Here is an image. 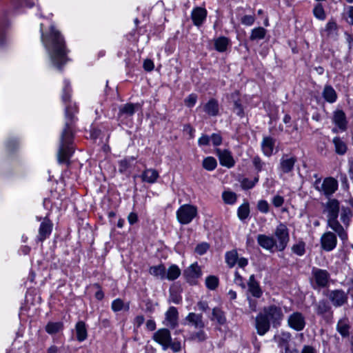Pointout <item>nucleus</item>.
<instances>
[{
	"label": "nucleus",
	"mask_w": 353,
	"mask_h": 353,
	"mask_svg": "<svg viewBox=\"0 0 353 353\" xmlns=\"http://www.w3.org/2000/svg\"><path fill=\"white\" fill-rule=\"evenodd\" d=\"M41 41L49 55L53 66L61 68L68 61V50L65 41L54 26H50V32L44 34L43 24L41 23Z\"/></svg>",
	"instance_id": "obj_1"
},
{
	"label": "nucleus",
	"mask_w": 353,
	"mask_h": 353,
	"mask_svg": "<svg viewBox=\"0 0 353 353\" xmlns=\"http://www.w3.org/2000/svg\"><path fill=\"white\" fill-rule=\"evenodd\" d=\"M77 112V108L74 105H68L65 108V125L61 137V143L57 154L58 161L60 163L66 162L73 152L72 148L70 146L72 139V130L71 125L74 121V114Z\"/></svg>",
	"instance_id": "obj_2"
},
{
	"label": "nucleus",
	"mask_w": 353,
	"mask_h": 353,
	"mask_svg": "<svg viewBox=\"0 0 353 353\" xmlns=\"http://www.w3.org/2000/svg\"><path fill=\"white\" fill-rule=\"evenodd\" d=\"M324 212L327 213V225L338 234L343 241H346L347 234L337 220L339 212L338 201L336 199L329 200L325 205Z\"/></svg>",
	"instance_id": "obj_3"
},
{
	"label": "nucleus",
	"mask_w": 353,
	"mask_h": 353,
	"mask_svg": "<svg viewBox=\"0 0 353 353\" xmlns=\"http://www.w3.org/2000/svg\"><path fill=\"white\" fill-rule=\"evenodd\" d=\"M153 340L162 346L163 350L169 347L174 352H179L181 350V343L179 341H172L170 331L168 329L162 328L154 333Z\"/></svg>",
	"instance_id": "obj_4"
},
{
	"label": "nucleus",
	"mask_w": 353,
	"mask_h": 353,
	"mask_svg": "<svg viewBox=\"0 0 353 353\" xmlns=\"http://www.w3.org/2000/svg\"><path fill=\"white\" fill-rule=\"evenodd\" d=\"M197 208L190 204L182 205L176 211L177 221L183 225L190 223L197 215Z\"/></svg>",
	"instance_id": "obj_5"
},
{
	"label": "nucleus",
	"mask_w": 353,
	"mask_h": 353,
	"mask_svg": "<svg viewBox=\"0 0 353 353\" xmlns=\"http://www.w3.org/2000/svg\"><path fill=\"white\" fill-rule=\"evenodd\" d=\"M274 236L276 250L283 251L290 241L289 231L287 226L283 223L277 225L274 231Z\"/></svg>",
	"instance_id": "obj_6"
},
{
	"label": "nucleus",
	"mask_w": 353,
	"mask_h": 353,
	"mask_svg": "<svg viewBox=\"0 0 353 353\" xmlns=\"http://www.w3.org/2000/svg\"><path fill=\"white\" fill-rule=\"evenodd\" d=\"M262 312L268 318L273 327H277L283 319V313L281 307L276 305L265 307Z\"/></svg>",
	"instance_id": "obj_7"
},
{
	"label": "nucleus",
	"mask_w": 353,
	"mask_h": 353,
	"mask_svg": "<svg viewBox=\"0 0 353 353\" xmlns=\"http://www.w3.org/2000/svg\"><path fill=\"white\" fill-rule=\"evenodd\" d=\"M332 123L335 127L332 129L333 132H344L347 128V120L345 112L341 110H336L333 112L332 117Z\"/></svg>",
	"instance_id": "obj_8"
},
{
	"label": "nucleus",
	"mask_w": 353,
	"mask_h": 353,
	"mask_svg": "<svg viewBox=\"0 0 353 353\" xmlns=\"http://www.w3.org/2000/svg\"><path fill=\"white\" fill-rule=\"evenodd\" d=\"M327 296L332 304L336 307H341L347 303L348 299V293L343 290H329Z\"/></svg>",
	"instance_id": "obj_9"
},
{
	"label": "nucleus",
	"mask_w": 353,
	"mask_h": 353,
	"mask_svg": "<svg viewBox=\"0 0 353 353\" xmlns=\"http://www.w3.org/2000/svg\"><path fill=\"white\" fill-rule=\"evenodd\" d=\"M312 275L317 287L325 288L328 285L330 274L327 270L313 268L312 270Z\"/></svg>",
	"instance_id": "obj_10"
},
{
	"label": "nucleus",
	"mask_w": 353,
	"mask_h": 353,
	"mask_svg": "<svg viewBox=\"0 0 353 353\" xmlns=\"http://www.w3.org/2000/svg\"><path fill=\"white\" fill-rule=\"evenodd\" d=\"M183 274L189 283L196 285L197 279L201 276L202 272L197 263H194L184 270Z\"/></svg>",
	"instance_id": "obj_11"
},
{
	"label": "nucleus",
	"mask_w": 353,
	"mask_h": 353,
	"mask_svg": "<svg viewBox=\"0 0 353 353\" xmlns=\"http://www.w3.org/2000/svg\"><path fill=\"white\" fill-rule=\"evenodd\" d=\"M270 323L268 318L262 312H260L255 319V327L257 333L261 336L264 335L270 330Z\"/></svg>",
	"instance_id": "obj_12"
},
{
	"label": "nucleus",
	"mask_w": 353,
	"mask_h": 353,
	"mask_svg": "<svg viewBox=\"0 0 353 353\" xmlns=\"http://www.w3.org/2000/svg\"><path fill=\"white\" fill-rule=\"evenodd\" d=\"M288 323L291 328L296 331L303 330L305 325V318L300 312H294L290 315Z\"/></svg>",
	"instance_id": "obj_13"
},
{
	"label": "nucleus",
	"mask_w": 353,
	"mask_h": 353,
	"mask_svg": "<svg viewBox=\"0 0 353 353\" xmlns=\"http://www.w3.org/2000/svg\"><path fill=\"white\" fill-rule=\"evenodd\" d=\"M321 247L324 250L330 252L334 250L336 246V236L334 233L327 232L322 235L321 238Z\"/></svg>",
	"instance_id": "obj_14"
},
{
	"label": "nucleus",
	"mask_w": 353,
	"mask_h": 353,
	"mask_svg": "<svg viewBox=\"0 0 353 353\" xmlns=\"http://www.w3.org/2000/svg\"><path fill=\"white\" fill-rule=\"evenodd\" d=\"M216 154L219 157L220 164L230 168L235 164V161L231 152L228 150L216 149Z\"/></svg>",
	"instance_id": "obj_15"
},
{
	"label": "nucleus",
	"mask_w": 353,
	"mask_h": 353,
	"mask_svg": "<svg viewBox=\"0 0 353 353\" xmlns=\"http://www.w3.org/2000/svg\"><path fill=\"white\" fill-rule=\"evenodd\" d=\"M258 244L263 249L274 252L276 249V240L273 236L265 234H259L256 237Z\"/></svg>",
	"instance_id": "obj_16"
},
{
	"label": "nucleus",
	"mask_w": 353,
	"mask_h": 353,
	"mask_svg": "<svg viewBox=\"0 0 353 353\" xmlns=\"http://www.w3.org/2000/svg\"><path fill=\"white\" fill-rule=\"evenodd\" d=\"M185 321L187 325L193 326L196 329H203L205 327L203 316L201 314L190 312L186 316Z\"/></svg>",
	"instance_id": "obj_17"
},
{
	"label": "nucleus",
	"mask_w": 353,
	"mask_h": 353,
	"mask_svg": "<svg viewBox=\"0 0 353 353\" xmlns=\"http://www.w3.org/2000/svg\"><path fill=\"white\" fill-rule=\"evenodd\" d=\"M338 188L337 181L333 178H327L321 183L319 190L322 191L325 195L332 194Z\"/></svg>",
	"instance_id": "obj_18"
},
{
	"label": "nucleus",
	"mask_w": 353,
	"mask_h": 353,
	"mask_svg": "<svg viewBox=\"0 0 353 353\" xmlns=\"http://www.w3.org/2000/svg\"><path fill=\"white\" fill-rule=\"evenodd\" d=\"M165 325L174 328L178 325L179 313L177 309L175 307H170L168 311L165 312Z\"/></svg>",
	"instance_id": "obj_19"
},
{
	"label": "nucleus",
	"mask_w": 353,
	"mask_h": 353,
	"mask_svg": "<svg viewBox=\"0 0 353 353\" xmlns=\"http://www.w3.org/2000/svg\"><path fill=\"white\" fill-rule=\"evenodd\" d=\"M191 17L193 23L200 26L206 19L207 10L203 8H196L192 11Z\"/></svg>",
	"instance_id": "obj_20"
},
{
	"label": "nucleus",
	"mask_w": 353,
	"mask_h": 353,
	"mask_svg": "<svg viewBox=\"0 0 353 353\" xmlns=\"http://www.w3.org/2000/svg\"><path fill=\"white\" fill-rule=\"evenodd\" d=\"M275 145V139L270 137H263L261 141V150L263 154L266 157H270L274 153Z\"/></svg>",
	"instance_id": "obj_21"
},
{
	"label": "nucleus",
	"mask_w": 353,
	"mask_h": 353,
	"mask_svg": "<svg viewBox=\"0 0 353 353\" xmlns=\"http://www.w3.org/2000/svg\"><path fill=\"white\" fill-rule=\"evenodd\" d=\"M209 319L211 321H214L220 325H225L227 321L225 312L219 307H215L212 310Z\"/></svg>",
	"instance_id": "obj_22"
},
{
	"label": "nucleus",
	"mask_w": 353,
	"mask_h": 353,
	"mask_svg": "<svg viewBox=\"0 0 353 353\" xmlns=\"http://www.w3.org/2000/svg\"><path fill=\"white\" fill-rule=\"evenodd\" d=\"M52 230V223L47 219H45L41 223L39 230L38 239L39 241H43L51 234Z\"/></svg>",
	"instance_id": "obj_23"
},
{
	"label": "nucleus",
	"mask_w": 353,
	"mask_h": 353,
	"mask_svg": "<svg viewBox=\"0 0 353 353\" xmlns=\"http://www.w3.org/2000/svg\"><path fill=\"white\" fill-rule=\"evenodd\" d=\"M248 286L249 292L253 296L256 298H260L262 296V290L259 285V283L255 280L254 274H252L250 276Z\"/></svg>",
	"instance_id": "obj_24"
},
{
	"label": "nucleus",
	"mask_w": 353,
	"mask_h": 353,
	"mask_svg": "<svg viewBox=\"0 0 353 353\" xmlns=\"http://www.w3.org/2000/svg\"><path fill=\"white\" fill-rule=\"evenodd\" d=\"M159 176V172L152 168L145 169L141 175L142 181L148 183H154Z\"/></svg>",
	"instance_id": "obj_25"
},
{
	"label": "nucleus",
	"mask_w": 353,
	"mask_h": 353,
	"mask_svg": "<svg viewBox=\"0 0 353 353\" xmlns=\"http://www.w3.org/2000/svg\"><path fill=\"white\" fill-rule=\"evenodd\" d=\"M291 334L289 332H281L278 336H274L275 341L279 346L285 348V353H292L288 347V343L290 341Z\"/></svg>",
	"instance_id": "obj_26"
},
{
	"label": "nucleus",
	"mask_w": 353,
	"mask_h": 353,
	"mask_svg": "<svg viewBox=\"0 0 353 353\" xmlns=\"http://www.w3.org/2000/svg\"><path fill=\"white\" fill-rule=\"evenodd\" d=\"M295 162L296 159L294 157H283L279 168L283 173H288L293 170Z\"/></svg>",
	"instance_id": "obj_27"
},
{
	"label": "nucleus",
	"mask_w": 353,
	"mask_h": 353,
	"mask_svg": "<svg viewBox=\"0 0 353 353\" xmlns=\"http://www.w3.org/2000/svg\"><path fill=\"white\" fill-rule=\"evenodd\" d=\"M204 111L210 116H216L219 113V103L215 99H210L203 107Z\"/></svg>",
	"instance_id": "obj_28"
},
{
	"label": "nucleus",
	"mask_w": 353,
	"mask_h": 353,
	"mask_svg": "<svg viewBox=\"0 0 353 353\" xmlns=\"http://www.w3.org/2000/svg\"><path fill=\"white\" fill-rule=\"evenodd\" d=\"M230 44V41L226 37H219L214 40V48L219 52L226 51Z\"/></svg>",
	"instance_id": "obj_29"
},
{
	"label": "nucleus",
	"mask_w": 353,
	"mask_h": 353,
	"mask_svg": "<svg viewBox=\"0 0 353 353\" xmlns=\"http://www.w3.org/2000/svg\"><path fill=\"white\" fill-rule=\"evenodd\" d=\"M322 96L327 102L330 103H334L337 99L336 92L331 85L325 86Z\"/></svg>",
	"instance_id": "obj_30"
},
{
	"label": "nucleus",
	"mask_w": 353,
	"mask_h": 353,
	"mask_svg": "<svg viewBox=\"0 0 353 353\" xmlns=\"http://www.w3.org/2000/svg\"><path fill=\"white\" fill-rule=\"evenodd\" d=\"M136 160L134 157H127L118 162L119 172L125 173L132 166L133 162Z\"/></svg>",
	"instance_id": "obj_31"
},
{
	"label": "nucleus",
	"mask_w": 353,
	"mask_h": 353,
	"mask_svg": "<svg viewBox=\"0 0 353 353\" xmlns=\"http://www.w3.org/2000/svg\"><path fill=\"white\" fill-rule=\"evenodd\" d=\"M76 332L77 340L80 342L85 341L87 339L88 333L85 324L83 321H79L77 323Z\"/></svg>",
	"instance_id": "obj_32"
},
{
	"label": "nucleus",
	"mask_w": 353,
	"mask_h": 353,
	"mask_svg": "<svg viewBox=\"0 0 353 353\" xmlns=\"http://www.w3.org/2000/svg\"><path fill=\"white\" fill-rule=\"evenodd\" d=\"M149 272L157 279H165V268L162 264L150 267Z\"/></svg>",
	"instance_id": "obj_33"
},
{
	"label": "nucleus",
	"mask_w": 353,
	"mask_h": 353,
	"mask_svg": "<svg viewBox=\"0 0 353 353\" xmlns=\"http://www.w3.org/2000/svg\"><path fill=\"white\" fill-rule=\"evenodd\" d=\"M333 143L335 148V152L339 155L345 154L347 150L346 143L339 137H336L333 139Z\"/></svg>",
	"instance_id": "obj_34"
},
{
	"label": "nucleus",
	"mask_w": 353,
	"mask_h": 353,
	"mask_svg": "<svg viewBox=\"0 0 353 353\" xmlns=\"http://www.w3.org/2000/svg\"><path fill=\"white\" fill-rule=\"evenodd\" d=\"M181 274V270L176 265H172L165 270V279L170 281L176 279Z\"/></svg>",
	"instance_id": "obj_35"
},
{
	"label": "nucleus",
	"mask_w": 353,
	"mask_h": 353,
	"mask_svg": "<svg viewBox=\"0 0 353 353\" xmlns=\"http://www.w3.org/2000/svg\"><path fill=\"white\" fill-rule=\"evenodd\" d=\"M239 255L236 250L228 251L225 255V263L230 268H233L236 264Z\"/></svg>",
	"instance_id": "obj_36"
},
{
	"label": "nucleus",
	"mask_w": 353,
	"mask_h": 353,
	"mask_svg": "<svg viewBox=\"0 0 353 353\" xmlns=\"http://www.w3.org/2000/svg\"><path fill=\"white\" fill-rule=\"evenodd\" d=\"M266 30L262 27L255 28L252 30L250 39L251 41H258L263 39L266 35Z\"/></svg>",
	"instance_id": "obj_37"
},
{
	"label": "nucleus",
	"mask_w": 353,
	"mask_h": 353,
	"mask_svg": "<svg viewBox=\"0 0 353 353\" xmlns=\"http://www.w3.org/2000/svg\"><path fill=\"white\" fill-rule=\"evenodd\" d=\"M238 217L241 220H245L249 216L250 207L248 203H245L240 205L237 210Z\"/></svg>",
	"instance_id": "obj_38"
},
{
	"label": "nucleus",
	"mask_w": 353,
	"mask_h": 353,
	"mask_svg": "<svg viewBox=\"0 0 353 353\" xmlns=\"http://www.w3.org/2000/svg\"><path fill=\"white\" fill-rule=\"evenodd\" d=\"M205 286L210 290H214L219 285V281L217 276L210 275L205 279Z\"/></svg>",
	"instance_id": "obj_39"
},
{
	"label": "nucleus",
	"mask_w": 353,
	"mask_h": 353,
	"mask_svg": "<svg viewBox=\"0 0 353 353\" xmlns=\"http://www.w3.org/2000/svg\"><path fill=\"white\" fill-rule=\"evenodd\" d=\"M216 165V160L212 157H208L203 161V167L208 171L214 170Z\"/></svg>",
	"instance_id": "obj_40"
},
{
	"label": "nucleus",
	"mask_w": 353,
	"mask_h": 353,
	"mask_svg": "<svg viewBox=\"0 0 353 353\" xmlns=\"http://www.w3.org/2000/svg\"><path fill=\"white\" fill-rule=\"evenodd\" d=\"M63 324L59 322H50L46 327V330L48 334H52L57 333L62 330Z\"/></svg>",
	"instance_id": "obj_41"
},
{
	"label": "nucleus",
	"mask_w": 353,
	"mask_h": 353,
	"mask_svg": "<svg viewBox=\"0 0 353 353\" xmlns=\"http://www.w3.org/2000/svg\"><path fill=\"white\" fill-rule=\"evenodd\" d=\"M222 198L227 204L232 205L236 201V195L234 192L230 191H225L223 192Z\"/></svg>",
	"instance_id": "obj_42"
},
{
	"label": "nucleus",
	"mask_w": 353,
	"mask_h": 353,
	"mask_svg": "<svg viewBox=\"0 0 353 353\" xmlns=\"http://www.w3.org/2000/svg\"><path fill=\"white\" fill-rule=\"evenodd\" d=\"M313 14L319 20H324L326 18L325 12L321 3H318L313 10Z\"/></svg>",
	"instance_id": "obj_43"
},
{
	"label": "nucleus",
	"mask_w": 353,
	"mask_h": 353,
	"mask_svg": "<svg viewBox=\"0 0 353 353\" xmlns=\"http://www.w3.org/2000/svg\"><path fill=\"white\" fill-rule=\"evenodd\" d=\"M305 244L303 241H299L292 247V252L299 255L302 256L304 254L305 251Z\"/></svg>",
	"instance_id": "obj_44"
},
{
	"label": "nucleus",
	"mask_w": 353,
	"mask_h": 353,
	"mask_svg": "<svg viewBox=\"0 0 353 353\" xmlns=\"http://www.w3.org/2000/svg\"><path fill=\"white\" fill-rule=\"evenodd\" d=\"M207 339V334L202 329L198 332H194L190 335V339L199 342L204 341Z\"/></svg>",
	"instance_id": "obj_45"
},
{
	"label": "nucleus",
	"mask_w": 353,
	"mask_h": 353,
	"mask_svg": "<svg viewBox=\"0 0 353 353\" xmlns=\"http://www.w3.org/2000/svg\"><path fill=\"white\" fill-rule=\"evenodd\" d=\"M349 325L343 321H340L337 325V330L343 336L349 334Z\"/></svg>",
	"instance_id": "obj_46"
},
{
	"label": "nucleus",
	"mask_w": 353,
	"mask_h": 353,
	"mask_svg": "<svg viewBox=\"0 0 353 353\" xmlns=\"http://www.w3.org/2000/svg\"><path fill=\"white\" fill-rule=\"evenodd\" d=\"M64 87L63 88V94H62V100L67 103L70 101V83L65 80L64 82Z\"/></svg>",
	"instance_id": "obj_47"
},
{
	"label": "nucleus",
	"mask_w": 353,
	"mask_h": 353,
	"mask_svg": "<svg viewBox=\"0 0 353 353\" xmlns=\"http://www.w3.org/2000/svg\"><path fill=\"white\" fill-rule=\"evenodd\" d=\"M135 111V105L132 103H127L122 106L120 110V114H126L128 115H132Z\"/></svg>",
	"instance_id": "obj_48"
},
{
	"label": "nucleus",
	"mask_w": 353,
	"mask_h": 353,
	"mask_svg": "<svg viewBox=\"0 0 353 353\" xmlns=\"http://www.w3.org/2000/svg\"><path fill=\"white\" fill-rule=\"evenodd\" d=\"M258 181V177H255L254 180L243 179L241 181V187L245 190L251 189L255 185Z\"/></svg>",
	"instance_id": "obj_49"
},
{
	"label": "nucleus",
	"mask_w": 353,
	"mask_h": 353,
	"mask_svg": "<svg viewBox=\"0 0 353 353\" xmlns=\"http://www.w3.org/2000/svg\"><path fill=\"white\" fill-rule=\"evenodd\" d=\"M257 208L261 212L267 214L269 212L270 205L267 201L259 200L257 203Z\"/></svg>",
	"instance_id": "obj_50"
},
{
	"label": "nucleus",
	"mask_w": 353,
	"mask_h": 353,
	"mask_svg": "<svg viewBox=\"0 0 353 353\" xmlns=\"http://www.w3.org/2000/svg\"><path fill=\"white\" fill-rule=\"evenodd\" d=\"M350 217H351L350 210L347 208L343 209L342 212L341 214V220L345 225H348Z\"/></svg>",
	"instance_id": "obj_51"
},
{
	"label": "nucleus",
	"mask_w": 353,
	"mask_h": 353,
	"mask_svg": "<svg viewBox=\"0 0 353 353\" xmlns=\"http://www.w3.org/2000/svg\"><path fill=\"white\" fill-rule=\"evenodd\" d=\"M197 101V96L195 94H190L184 101L186 106L189 108L193 107Z\"/></svg>",
	"instance_id": "obj_52"
},
{
	"label": "nucleus",
	"mask_w": 353,
	"mask_h": 353,
	"mask_svg": "<svg viewBox=\"0 0 353 353\" xmlns=\"http://www.w3.org/2000/svg\"><path fill=\"white\" fill-rule=\"evenodd\" d=\"M209 249V245L206 243H202L196 245L195 248V252L199 255L204 254Z\"/></svg>",
	"instance_id": "obj_53"
},
{
	"label": "nucleus",
	"mask_w": 353,
	"mask_h": 353,
	"mask_svg": "<svg viewBox=\"0 0 353 353\" xmlns=\"http://www.w3.org/2000/svg\"><path fill=\"white\" fill-rule=\"evenodd\" d=\"M234 282L243 288H245L244 279L237 270L234 272Z\"/></svg>",
	"instance_id": "obj_54"
},
{
	"label": "nucleus",
	"mask_w": 353,
	"mask_h": 353,
	"mask_svg": "<svg viewBox=\"0 0 353 353\" xmlns=\"http://www.w3.org/2000/svg\"><path fill=\"white\" fill-rule=\"evenodd\" d=\"M123 302L121 299H117L112 301V309L114 312H119L123 309Z\"/></svg>",
	"instance_id": "obj_55"
},
{
	"label": "nucleus",
	"mask_w": 353,
	"mask_h": 353,
	"mask_svg": "<svg viewBox=\"0 0 353 353\" xmlns=\"http://www.w3.org/2000/svg\"><path fill=\"white\" fill-rule=\"evenodd\" d=\"M242 24L248 26H252L255 21V17L253 15H245L241 18Z\"/></svg>",
	"instance_id": "obj_56"
},
{
	"label": "nucleus",
	"mask_w": 353,
	"mask_h": 353,
	"mask_svg": "<svg viewBox=\"0 0 353 353\" xmlns=\"http://www.w3.org/2000/svg\"><path fill=\"white\" fill-rule=\"evenodd\" d=\"M210 140L214 146H219L222 143V137L219 134H212L210 137Z\"/></svg>",
	"instance_id": "obj_57"
},
{
	"label": "nucleus",
	"mask_w": 353,
	"mask_h": 353,
	"mask_svg": "<svg viewBox=\"0 0 353 353\" xmlns=\"http://www.w3.org/2000/svg\"><path fill=\"white\" fill-rule=\"evenodd\" d=\"M253 165L256 170L259 172L262 170L264 163L261 161V158L256 156L252 159Z\"/></svg>",
	"instance_id": "obj_58"
},
{
	"label": "nucleus",
	"mask_w": 353,
	"mask_h": 353,
	"mask_svg": "<svg viewBox=\"0 0 353 353\" xmlns=\"http://www.w3.org/2000/svg\"><path fill=\"white\" fill-rule=\"evenodd\" d=\"M234 111L240 117H243L244 116L243 108L238 101H234Z\"/></svg>",
	"instance_id": "obj_59"
},
{
	"label": "nucleus",
	"mask_w": 353,
	"mask_h": 353,
	"mask_svg": "<svg viewBox=\"0 0 353 353\" xmlns=\"http://www.w3.org/2000/svg\"><path fill=\"white\" fill-rule=\"evenodd\" d=\"M272 204L276 208L281 207L284 203V198L280 195H276L272 198Z\"/></svg>",
	"instance_id": "obj_60"
},
{
	"label": "nucleus",
	"mask_w": 353,
	"mask_h": 353,
	"mask_svg": "<svg viewBox=\"0 0 353 353\" xmlns=\"http://www.w3.org/2000/svg\"><path fill=\"white\" fill-rule=\"evenodd\" d=\"M210 137L203 134L198 140V144L199 146L208 145L210 141Z\"/></svg>",
	"instance_id": "obj_61"
},
{
	"label": "nucleus",
	"mask_w": 353,
	"mask_h": 353,
	"mask_svg": "<svg viewBox=\"0 0 353 353\" xmlns=\"http://www.w3.org/2000/svg\"><path fill=\"white\" fill-rule=\"evenodd\" d=\"M198 310L205 312L207 310H209V305L208 303L206 301H199L197 304Z\"/></svg>",
	"instance_id": "obj_62"
},
{
	"label": "nucleus",
	"mask_w": 353,
	"mask_h": 353,
	"mask_svg": "<svg viewBox=\"0 0 353 353\" xmlns=\"http://www.w3.org/2000/svg\"><path fill=\"white\" fill-rule=\"evenodd\" d=\"M154 68V64L151 59H145L143 61V68L145 70L148 72H150L153 70Z\"/></svg>",
	"instance_id": "obj_63"
},
{
	"label": "nucleus",
	"mask_w": 353,
	"mask_h": 353,
	"mask_svg": "<svg viewBox=\"0 0 353 353\" xmlns=\"http://www.w3.org/2000/svg\"><path fill=\"white\" fill-rule=\"evenodd\" d=\"M301 353H318L317 350L312 346L305 345L303 347Z\"/></svg>",
	"instance_id": "obj_64"
}]
</instances>
